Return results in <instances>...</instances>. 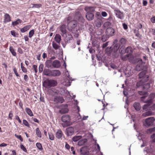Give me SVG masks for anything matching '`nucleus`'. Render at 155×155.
Instances as JSON below:
<instances>
[{
  "instance_id": "nucleus-1",
  "label": "nucleus",
  "mask_w": 155,
  "mask_h": 155,
  "mask_svg": "<svg viewBox=\"0 0 155 155\" xmlns=\"http://www.w3.org/2000/svg\"><path fill=\"white\" fill-rule=\"evenodd\" d=\"M77 24V22L76 20H73L70 21L68 24V30L71 32L72 33H74L75 31H77L76 27Z\"/></svg>"
},
{
  "instance_id": "nucleus-2",
  "label": "nucleus",
  "mask_w": 155,
  "mask_h": 155,
  "mask_svg": "<svg viewBox=\"0 0 155 155\" xmlns=\"http://www.w3.org/2000/svg\"><path fill=\"white\" fill-rule=\"evenodd\" d=\"M155 97V94L152 93L150 94L148 98L146 100V111L147 110V107L150 106L153 101V99Z\"/></svg>"
},
{
  "instance_id": "nucleus-3",
  "label": "nucleus",
  "mask_w": 155,
  "mask_h": 155,
  "mask_svg": "<svg viewBox=\"0 0 155 155\" xmlns=\"http://www.w3.org/2000/svg\"><path fill=\"white\" fill-rule=\"evenodd\" d=\"M57 81L54 80H48L44 81L43 85L46 87H48L54 86L57 85Z\"/></svg>"
},
{
  "instance_id": "nucleus-4",
  "label": "nucleus",
  "mask_w": 155,
  "mask_h": 155,
  "mask_svg": "<svg viewBox=\"0 0 155 155\" xmlns=\"http://www.w3.org/2000/svg\"><path fill=\"white\" fill-rule=\"evenodd\" d=\"M148 78V76L146 75V90L150 89V91H152L153 89V81L151 80L148 81L147 80L149 79Z\"/></svg>"
},
{
  "instance_id": "nucleus-5",
  "label": "nucleus",
  "mask_w": 155,
  "mask_h": 155,
  "mask_svg": "<svg viewBox=\"0 0 155 155\" xmlns=\"http://www.w3.org/2000/svg\"><path fill=\"white\" fill-rule=\"evenodd\" d=\"M144 63H143L141 59L138 60L137 64L135 68V69L137 71H140L143 69L144 68Z\"/></svg>"
},
{
  "instance_id": "nucleus-6",
  "label": "nucleus",
  "mask_w": 155,
  "mask_h": 155,
  "mask_svg": "<svg viewBox=\"0 0 155 155\" xmlns=\"http://www.w3.org/2000/svg\"><path fill=\"white\" fill-rule=\"evenodd\" d=\"M61 119L62 121L66 124L67 125H70V118L68 115H63L61 117Z\"/></svg>"
},
{
  "instance_id": "nucleus-7",
  "label": "nucleus",
  "mask_w": 155,
  "mask_h": 155,
  "mask_svg": "<svg viewBox=\"0 0 155 155\" xmlns=\"http://www.w3.org/2000/svg\"><path fill=\"white\" fill-rule=\"evenodd\" d=\"M136 85L137 87L144 90L145 86V79L140 80L137 83Z\"/></svg>"
},
{
  "instance_id": "nucleus-8",
  "label": "nucleus",
  "mask_w": 155,
  "mask_h": 155,
  "mask_svg": "<svg viewBox=\"0 0 155 155\" xmlns=\"http://www.w3.org/2000/svg\"><path fill=\"white\" fill-rule=\"evenodd\" d=\"M115 32L114 29L111 27L108 28L106 31V35L108 37L113 36Z\"/></svg>"
},
{
  "instance_id": "nucleus-9",
  "label": "nucleus",
  "mask_w": 155,
  "mask_h": 155,
  "mask_svg": "<svg viewBox=\"0 0 155 155\" xmlns=\"http://www.w3.org/2000/svg\"><path fill=\"white\" fill-rule=\"evenodd\" d=\"M155 118L154 117H150L146 119V126H150L153 124L155 121Z\"/></svg>"
},
{
  "instance_id": "nucleus-10",
  "label": "nucleus",
  "mask_w": 155,
  "mask_h": 155,
  "mask_svg": "<svg viewBox=\"0 0 155 155\" xmlns=\"http://www.w3.org/2000/svg\"><path fill=\"white\" fill-rule=\"evenodd\" d=\"M114 12L117 18L120 19L124 18V14L120 10H114Z\"/></svg>"
},
{
  "instance_id": "nucleus-11",
  "label": "nucleus",
  "mask_w": 155,
  "mask_h": 155,
  "mask_svg": "<svg viewBox=\"0 0 155 155\" xmlns=\"http://www.w3.org/2000/svg\"><path fill=\"white\" fill-rule=\"evenodd\" d=\"M61 73L58 70H51L50 77H57L60 76Z\"/></svg>"
},
{
  "instance_id": "nucleus-12",
  "label": "nucleus",
  "mask_w": 155,
  "mask_h": 155,
  "mask_svg": "<svg viewBox=\"0 0 155 155\" xmlns=\"http://www.w3.org/2000/svg\"><path fill=\"white\" fill-rule=\"evenodd\" d=\"M61 109L59 110V113L61 114H64L68 112V110L67 106L66 105H62L61 106Z\"/></svg>"
},
{
  "instance_id": "nucleus-13",
  "label": "nucleus",
  "mask_w": 155,
  "mask_h": 155,
  "mask_svg": "<svg viewBox=\"0 0 155 155\" xmlns=\"http://www.w3.org/2000/svg\"><path fill=\"white\" fill-rule=\"evenodd\" d=\"M66 134L68 136L72 135L74 133V130L73 128L71 127H70L67 128L66 129Z\"/></svg>"
},
{
  "instance_id": "nucleus-14",
  "label": "nucleus",
  "mask_w": 155,
  "mask_h": 155,
  "mask_svg": "<svg viewBox=\"0 0 155 155\" xmlns=\"http://www.w3.org/2000/svg\"><path fill=\"white\" fill-rule=\"evenodd\" d=\"M64 101L63 98L60 96H55L54 99V101L56 103H62Z\"/></svg>"
},
{
  "instance_id": "nucleus-15",
  "label": "nucleus",
  "mask_w": 155,
  "mask_h": 155,
  "mask_svg": "<svg viewBox=\"0 0 155 155\" xmlns=\"http://www.w3.org/2000/svg\"><path fill=\"white\" fill-rule=\"evenodd\" d=\"M53 67L56 68H59L61 64L59 61L57 60H55L52 61Z\"/></svg>"
},
{
  "instance_id": "nucleus-16",
  "label": "nucleus",
  "mask_w": 155,
  "mask_h": 155,
  "mask_svg": "<svg viewBox=\"0 0 155 155\" xmlns=\"http://www.w3.org/2000/svg\"><path fill=\"white\" fill-rule=\"evenodd\" d=\"M94 15L93 13H87L86 15V17L87 19L89 21L92 20L94 18Z\"/></svg>"
},
{
  "instance_id": "nucleus-17",
  "label": "nucleus",
  "mask_w": 155,
  "mask_h": 155,
  "mask_svg": "<svg viewBox=\"0 0 155 155\" xmlns=\"http://www.w3.org/2000/svg\"><path fill=\"white\" fill-rule=\"evenodd\" d=\"M45 64V66L48 68H52L53 67L52 61L50 60L47 61Z\"/></svg>"
},
{
  "instance_id": "nucleus-18",
  "label": "nucleus",
  "mask_w": 155,
  "mask_h": 155,
  "mask_svg": "<svg viewBox=\"0 0 155 155\" xmlns=\"http://www.w3.org/2000/svg\"><path fill=\"white\" fill-rule=\"evenodd\" d=\"M60 30L62 33L61 35L64 36V35L66 34L67 31L65 26L64 25H61L60 27Z\"/></svg>"
},
{
  "instance_id": "nucleus-19",
  "label": "nucleus",
  "mask_w": 155,
  "mask_h": 155,
  "mask_svg": "<svg viewBox=\"0 0 155 155\" xmlns=\"http://www.w3.org/2000/svg\"><path fill=\"white\" fill-rule=\"evenodd\" d=\"M85 10L87 12V13H92L94 11V9L92 7H87L85 8Z\"/></svg>"
},
{
  "instance_id": "nucleus-20",
  "label": "nucleus",
  "mask_w": 155,
  "mask_h": 155,
  "mask_svg": "<svg viewBox=\"0 0 155 155\" xmlns=\"http://www.w3.org/2000/svg\"><path fill=\"white\" fill-rule=\"evenodd\" d=\"M11 21V17L7 13L5 14L4 15V22L5 23H7L10 22Z\"/></svg>"
},
{
  "instance_id": "nucleus-21",
  "label": "nucleus",
  "mask_w": 155,
  "mask_h": 155,
  "mask_svg": "<svg viewBox=\"0 0 155 155\" xmlns=\"http://www.w3.org/2000/svg\"><path fill=\"white\" fill-rule=\"evenodd\" d=\"M133 106L135 110L137 111L139 110L141 108L140 104L138 102H135L133 104Z\"/></svg>"
},
{
  "instance_id": "nucleus-22",
  "label": "nucleus",
  "mask_w": 155,
  "mask_h": 155,
  "mask_svg": "<svg viewBox=\"0 0 155 155\" xmlns=\"http://www.w3.org/2000/svg\"><path fill=\"white\" fill-rule=\"evenodd\" d=\"M51 70L48 69H44L43 71V74L45 75L50 77Z\"/></svg>"
},
{
  "instance_id": "nucleus-23",
  "label": "nucleus",
  "mask_w": 155,
  "mask_h": 155,
  "mask_svg": "<svg viewBox=\"0 0 155 155\" xmlns=\"http://www.w3.org/2000/svg\"><path fill=\"white\" fill-rule=\"evenodd\" d=\"M54 39L57 43L60 44L61 40V35L59 34H56L54 38Z\"/></svg>"
},
{
  "instance_id": "nucleus-24",
  "label": "nucleus",
  "mask_w": 155,
  "mask_h": 155,
  "mask_svg": "<svg viewBox=\"0 0 155 155\" xmlns=\"http://www.w3.org/2000/svg\"><path fill=\"white\" fill-rule=\"evenodd\" d=\"M31 27V25H26L21 29V31L22 33H24L28 30Z\"/></svg>"
},
{
  "instance_id": "nucleus-25",
  "label": "nucleus",
  "mask_w": 155,
  "mask_h": 155,
  "mask_svg": "<svg viewBox=\"0 0 155 155\" xmlns=\"http://www.w3.org/2000/svg\"><path fill=\"white\" fill-rule=\"evenodd\" d=\"M139 78H142L141 80H145V71H143L139 74Z\"/></svg>"
},
{
  "instance_id": "nucleus-26",
  "label": "nucleus",
  "mask_w": 155,
  "mask_h": 155,
  "mask_svg": "<svg viewBox=\"0 0 155 155\" xmlns=\"http://www.w3.org/2000/svg\"><path fill=\"white\" fill-rule=\"evenodd\" d=\"M87 142V140L86 139H84L80 140L78 142V145L79 146H81L84 145Z\"/></svg>"
},
{
  "instance_id": "nucleus-27",
  "label": "nucleus",
  "mask_w": 155,
  "mask_h": 155,
  "mask_svg": "<svg viewBox=\"0 0 155 155\" xmlns=\"http://www.w3.org/2000/svg\"><path fill=\"white\" fill-rule=\"evenodd\" d=\"M63 135V133L61 130H59L56 133V136L58 139L61 138Z\"/></svg>"
},
{
  "instance_id": "nucleus-28",
  "label": "nucleus",
  "mask_w": 155,
  "mask_h": 155,
  "mask_svg": "<svg viewBox=\"0 0 155 155\" xmlns=\"http://www.w3.org/2000/svg\"><path fill=\"white\" fill-rule=\"evenodd\" d=\"M130 56L128 58V60L130 62L132 63H134L135 62V60L136 59V58L134 57L133 55L131 54H129Z\"/></svg>"
},
{
  "instance_id": "nucleus-29",
  "label": "nucleus",
  "mask_w": 155,
  "mask_h": 155,
  "mask_svg": "<svg viewBox=\"0 0 155 155\" xmlns=\"http://www.w3.org/2000/svg\"><path fill=\"white\" fill-rule=\"evenodd\" d=\"M25 110L27 114L30 116L32 117L34 116L32 112L29 108L28 107L26 108L25 109Z\"/></svg>"
},
{
  "instance_id": "nucleus-30",
  "label": "nucleus",
  "mask_w": 155,
  "mask_h": 155,
  "mask_svg": "<svg viewBox=\"0 0 155 155\" xmlns=\"http://www.w3.org/2000/svg\"><path fill=\"white\" fill-rule=\"evenodd\" d=\"M42 6L41 4H31L30 6L32 8H39Z\"/></svg>"
},
{
  "instance_id": "nucleus-31",
  "label": "nucleus",
  "mask_w": 155,
  "mask_h": 155,
  "mask_svg": "<svg viewBox=\"0 0 155 155\" xmlns=\"http://www.w3.org/2000/svg\"><path fill=\"white\" fill-rule=\"evenodd\" d=\"M68 79H70L69 75H68V79L66 80L65 81V82L63 83V84L64 85L67 86H70L71 85V82Z\"/></svg>"
},
{
  "instance_id": "nucleus-32",
  "label": "nucleus",
  "mask_w": 155,
  "mask_h": 155,
  "mask_svg": "<svg viewBox=\"0 0 155 155\" xmlns=\"http://www.w3.org/2000/svg\"><path fill=\"white\" fill-rule=\"evenodd\" d=\"M80 151L81 155H87V152L85 148L84 147L81 148Z\"/></svg>"
},
{
  "instance_id": "nucleus-33",
  "label": "nucleus",
  "mask_w": 155,
  "mask_h": 155,
  "mask_svg": "<svg viewBox=\"0 0 155 155\" xmlns=\"http://www.w3.org/2000/svg\"><path fill=\"white\" fill-rule=\"evenodd\" d=\"M130 56L129 54H128L125 55H122L121 56V59L123 61H125L128 59Z\"/></svg>"
},
{
  "instance_id": "nucleus-34",
  "label": "nucleus",
  "mask_w": 155,
  "mask_h": 155,
  "mask_svg": "<svg viewBox=\"0 0 155 155\" xmlns=\"http://www.w3.org/2000/svg\"><path fill=\"white\" fill-rule=\"evenodd\" d=\"M52 45L53 48L56 50L59 49L60 48V46L54 41L52 42Z\"/></svg>"
},
{
  "instance_id": "nucleus-35",
  "label": "nucleus",
  "mask_w": 155,
  "mask_h": 155,
  "mask_svg": "<svg viewBox=\"0 0 155 155\" xmlns=\"http://www.w3.org/2000/svg\"><path fill=\"white\" fill-rule=\"evenodd\" d=\"M81 138L82 136H76L72 138V140L76 142L81 139Z\"/></svg>"
},
{
  "instance_id": "nucleus-36",
  "label": "nucleus",
  "mask_w": 155,
  "mask_h": 155,
  "mask_svg": "<svg viewBox=\"0 0 155 155\" xmlns=\"http://www.w3.org/2000/svg\"><path fill=\"white\" fill-rule=\"evenodd\" d=\"M36 134L37 136L39 138H41V131L38 128H37L35 130Z\"/></svg>"
},
{
  "instance_id": "nucleus-37",
  "label": "nucleus",
  "mask_w": 155,
  "mask_h": 155,
  "mask_svg": "<svg viewBox=\"0 0 155 155\" xmlns=\"http://www.w3.org/2000/svg\"><path fill=\"white\" fill-rule=\"evenodd\" d=\"M9 50L12 54L14 56H16V53L15 51V50L11 46L9 48Z\"/></svg>"
},
{
  "instance_id": "nucleus-38",
  "label": "nucleus",
  "mask_w": 155,
  "mask_h": 155,
  "mask_svg": "<svg viewBox=\"0 0 155 155\" xmlns=\"http://www.w3.org/2000/svg\"><path fill=\"white\" fill-rule=\"evenodd\" d=\"M126 53H129L128 54H131L132 52V48L130 47H128L125 49Z\"/></svg>"
},
{
  "instance_id": "nucleus-39",
  "label": "nucleus",
  "mask_w": 155,
  "mask_h": 155,
  "mask_svg": "<svg viewBox=\"0 0 155 155\" xmlns=\"http://www.w3.org/2000/svg\"><path fill=\"white\" fill-rule=\"evenodd\" d=\"M21 21L19 19H18L16 20L15 21L12 22V25L13 26L16 25L20 23H21Z\"/></svg>"
},
{
  "instance_id": "nucleus-40",
  "label": "nucleus",
  "mask_w": 155,
  "mask_h": 155,
  "mask_svg": "<svg viewBox=\"0 0 155 155\" xmlns=\"http://www.w3.org/2000/svg\"><path fill=\"white\" fill-rule=\"evenodd\" d=\"M125 49L124 48V46H121L119 50L120 53L123 54L126 53Z\"/></svg>"
},
{
  "instance_id": "nucleus-41",
  "label": "nucleus",
  "mask_w": 155,
  "mask_h": 155,
  "mask_svg": "<svg viewBox=\"0 0 155 155\" xmlns=\"http://www.w3.org/2000/svg\"><path fill=\"white\" fill-rule=\"evenodd\" d=\"M120 47V45L119 44H116L114 47V52L117 51Z\"/></svg>"
},
{
  "instance_id": "nucleus-42",
  "label": "nucleus",
  "mask_w": 155,
  "mask_h": 155,
  "mask_svg": "<svg viewBox=\"0 0 155 155\" xmlns=\"http://www.w3.org/2000/svg\"><path fill=\"white\" fill-rule=\"evenodd\" d=\"M44 65L43 64H41L39 67V72L41 73L43 71Z\"/></svg>"
},
{
  "instance_id": "nucleus-43",
  "label": "nucleus",
  "mask_w": 155,
  "mask_h": 155,
  "mask_svg": "<svg viewBox=\"0 0 155 155\" xmlns=\"http://www.w3.org/2000/svg\"><path fill=\"white\" fill-rule=\"evenodd\" d=\"M155 131V127L149 129L147 130L146 132L147 133H151Z\"/></svg>"
},
{
  "instance_id": "nucleus-44",
  "label": "nucleus",
  "mask_w": 155,
  "mask_h": 155,
  "mask_svg": "<svg viewBox=\"0 0 155 155\" xmlns=\"http://www.w3.org/2000/svg\"><path fill=\"white\" fill-rule=\"evenodd\" d=\"M21 67L23 72L24 73H26L27 72V70L26 68L23 66L22 63H21Z\"/></svg>"
},
{
  "instance_id": "nucleus-45",
  "label": "nucleus",
  "mask_w": 155,
  "mask_h": 155,
  "mask_svg": "<svg viewBox=\"0 0 155 155\" xmlns=\"http://www.w3.org/2000/svg\"><path fill=\"white\" fill-rule=\"evenodd\" d=\"M95 24L96 27L99 28L101 27V22L98 20L97 21L95 22Z\"/></svg>"
},
{
  "instance_id": "nucleus-46",
  "label": "nucleus",
  "mask_w": 155,
  "mask_h": 155,
  "mask_svg": "<svg viewBox=\"0 0 155 155\" xmlns=\"http://www.w3.org/2000/svg\"><path fill=\"white\" fill-rule=\"evenodd\" d=\"M111 25V23L110 22L107 21L104 23L103 26L105 28H107L110 26Z\"/></svg>"
},
{
  "instance_id": "nucleus-47",
  "label": "nucleus",
  "mask_w": 155,
  "mask_h": 155,
  "mask_svg": "<svg viewBox=\"0 0 155 155\" xmlns=\"http://www.w3.org/2000/svg\"><path fill=\"white\" fill-rule=\"evenodd\" d=\"M36 145L37 147L40 150H41L42 149V145L40 143H36Z\"/></svg>"
},
{
  "instance_id": "nucleus-48",
  "label": "nucleus",
  "mask_w": 155,
  "mask_h": 155,
  "mask_svg": "<svg viewBox=\"0 0 155 155\" xmlns=\"http://www.w3.org/2000/svg\"><path fill=\"white\" fill-rule=\"evenodd\" d=\"M49 139L51 140H54V136L51 133H48Z\"/></svg>"
},
{
  "instance_id": "nucleus-49",
  "label": "nucleus",
  "mask_w": 155,
  "mask_h": 155,
  "mask_svg": "<svg viewBox=\"0 0 155 155\" xmlns=\"http://www.w3.org/2000/svg\"><path fill=\"white\" fill-rule=\"evenodd\" d=\"M120 42L121 44L124 45L126 43V40L124 38H122L120 40Z\"/></svg>"
},
{
  "instance_id": "nucleus-50",
  "label": "nucleus",
  "mask_w": 155,
  "mask_h": 155,
  "mask_svg": "<svg viewBox=\"0 0 155 155\" xmlns=\"http://www.w3.org/2000/svg\"><path fill=\"white\" fill-rule=\"evenodd\" d=\"M34 33V31L33 29L31 30L29 33V37L31 38L33 36Z\"/></svg>"
},
{
  "instance_id": "nucleus-51",
  "label": "nucleus",
  "mask_w": 155,
  "mask_h": 155,
  "mask_svg": "<svg viewBox=\"0 0 155 155\" xmlns=\"http://www.w3.org/2000/svg\"><path fill=\"white\" fill-rule=\"evenodd\" d=\"M23 124L26 126L29 127V125L28 122L25 120H23Z\"/></svg>"
},
{
  "instance_id": "nucleus-52",
  "label": "nucleus",
  "mask_w": 155,
  "mask_h": 155,
  "mask_svg": "<svg viewBox=\"0 0 155 155\" xmlns=\"http://www.w3.org/2000/svg\"><path fill=\"white\" fill-rule=\"evenodd\" d=\"M15 136L18 139L20 140L21 142H22L23 140L21 136L20 135H18L16 134H15Z\"/></svg>"
},
{
  "instance_id": "nucleus-53",
  "label": "nucleus",
  "mask_w": 155,
  "mask_h": 155,
  "mask_svg": "<svg viewBox=\"0 0 155 155\" xmlns=\"http://www.w3.org/2000/svg\"><path fill=\"white\" fill-rule=\"evenodd\" d=\"M81 16V15L80 12H78L75 13V16L76 18L78 19Z\"/></svg>"
},
{
  "instance_id": "nucleus-54",
  "label": "nucleus",
  "mask_w": 155,
  "mask_h": 155,
  "mask_svg": "<svg viewBox=\"0 0 155 155\" xmlns=\"http://www.w3.org/2000/svg\"><path fill=\"white\" fill-rule=\"evenodd\" d=\"M109 37H107L106 36H103L101 38V40L103 41L104 42L106 41L108 39Z\"/></svg>"
},
{
  "instance_id": "nucleus-55",
  "label": "nucleus",
  "mask_w": 155,
  "mask_h": 155,
  "mask_svg": "<svg viewBox=\"0 0 155 155\" xmlns=\"http://www.w3.org/2000/svg\"><path fill=\"white\" fill-rule=\"evenodd\" d=\"M149 32L150 34L153 35H155V29H150Z\"/></svg>"
},
{
  "instance_id": "nucleus-56",
  "label": "nucleus",
  "mask_w": 155,
  "mask_h": 155,
  "mask_svg": "<svg viewBox=\"0 0 155 155\" xmlns=\"http://www.w3.org/2000/svg\"><path fill=\"white\" fill-rule=\"evenodd\" d=\"M32 67L35 71V73H37L38 72L37 66L36 65H33Z\"/></svg>"
},
{
  "instance_id": "nucleus-57",
  "label": "nucleus",
  "mask_w": 155,
  "mask_h": 155,
  "mask_svg": "<svg viewBox=\"0 0 155 155\" xmlns=\"http://www.w3.org/2000/svg\"><path fill=\"white\" fill-rule=\"evenodd\" d=\"M139 94L141 95L145 96V91H140L138 92Z\"/></svg>"
},
{
  "instance_id": "nucleus-58",
  "label": "nucleus",
  "mask_w": 155,
  "mask_h": 155,
  "mask_svg": "<svg viewBox=\"0 0 155 155\" xmlns=\"http://www.w3.org/2000/svg\"><path fill=\"white\" fill-rule=\"evenodd\" d=\"M20 148L21 149H22L24 152H26L27 151V150L26 148H25L24 146L22 144H21L20 145Z\"/></svg>"
},
{
  "instance_id": "nucleus-59",
  "label": "nucleus",
  "mask_w": 155,
  "mask_h": 155,
  "mask_svg": "<svg viewBox=\"0 0 155 155\" xmlns=\"http://www.w3.org/2000/svg\"><path fill=\"white\" fill-rule=\"evenodd\" d=\"M152 115H153V113L151 111L146 112V116H149Z\"/></svg>"
},
{
  "instance_id": "nucleus-60",
  "label": "nucleus",
  "mask_w": 155,
  "mask_h": 155,
  "mask_svg": "<svg viewBox=\"0 0 155 155\" xmlns=\"http://www.w3.org/2000/svg\"><path fill=\"white\" fill-rule=\"evenodd\" d=\"M140 101L143 103H145V96H143L140 97Z\"/></svg>"
},
{
  "instance_id": "nucleus-61",
  "label": "nucleus",
  "mask_w": 155,
  "mask_h": 155,
  "mask_svg": "<svg viewBox=\"0 0 155 155\" xmlns=\"http://www.w3.org/2000/svg\"><path fill=\"white\" fill-rule=\"evenodd\" d=\"M150 137L152 140L153 142H155V133L151 135Z\"/></svg>"
},
{
  "instance_id": "nucleus-62",
  "label": "nucleus",
  "mask_w": 155,
  "mask_h": 155,
  "mask_svg": "<svg viewBox=\"0 0 155 155\" xmlns=\"http://www.w3.org/2000/svg\"><path fill=\"white\" fill-rule=\"evenodd\" d=\"M78 19L79 20V21L82 22H84V18L81 15L80 17H79L78 18Z\"/></svg>"
},
{
  "instance_id": "nucleus-63",
  "label": "nucleus",
  "mask_w": 155,
  "mask_h": 155,
  "mask_svg": "<svg viewBox=\"0 0 155 155\" xmlns=\"http://www.w3.org/2000/svg\"><path fill=\"white\" fill-rule=\"evenodd\" d=\"M151 21L153 23H155V16L152 17L150 19Z\"/></svg>"
},
{
  "instance_id": "nucleus-64",
  "label": "nucleus",
  "mask_w": 155,
  "mask_h": 155,
  "mask_svg": "<svg viewBox=\"0 0 155 155\" xmlns=\"http://www.w3.org/2000/svg\"><path fill=\"white\" fill-rule=\"evenodd\" d=\"M150 107L152 110H155V104H153Z\"/></svg>"
}]
</instances>
